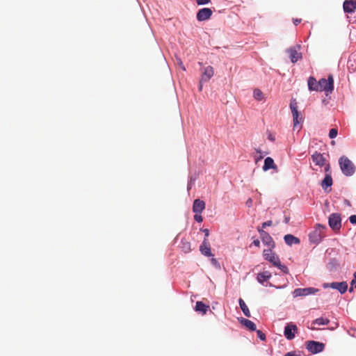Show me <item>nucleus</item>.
<instances>
[{
  "label": "nucleus",
  "mask_w": 356,
  "mask_h": 356,
  "mask_svg": "<svg viewBox=\"0 0 356 356\" xmlns=\"http://www.w3.org/2000/svg\"><path fill=\"white\" fill-rule=\"evenodd\" d=\"M327 229L325 225L317 223L315 225L314 229L308 234V238L310 243L314 245H318L322 242L324 237V230Z\"/></svg>",
  "instance_id": "obj_1"
},
{
  "label": "nucleus",
  "mask_w": 356,
  "mask_h": 356,
  "mask_svg": "<svg viewBox=\"0 0 356 356\" xmlns=\"http://www.w3.org/2000/svg\"><path fill=\"white\" fill-rule=\"evenodd\" d=\"M339 165L342 174L350 177L355 172L356 168L354 163L347 156L343 155L339 159Z\"/></svg>",
  "instance_id": "obj_2"
},
{
  "label": "nucleus",
  "mask_w": 356,
  "mask_h": 356,
  "mask_svg": "<svg viewBox=\"0 0 356 356\" xmlns=\"http://www.w3.org/2000/svg\"><path fill=\"white\" fill-rule=\"evenodd\" d=\"M289 106L293 115V128L295 129L303 123L304 118L301 113L298 110V104L296 99L292 98L291 99Z\"/></svg>",
  "instance_id": "obj_3"
},
{
  "label": "nucleus",
  "mask_w": 356,
  "mask_h": 356,
  "mask_svg": "<svg viewBox=\"0 0 356 356\" xmlns=\"http://www.w3.org/2000/svg\"><path fill=\"white\" fill-rule=\"evenodd\" d=\"M319 91H325L326 95L331 94L334 89V77L332 74H329L327 78H321L318 81Z\"/></svg>",
  "instance_id": "obj_4"
},
{
  "label": "nucleus",
  "mask_w": 356,
  "mask_h": 356,
  "mask_svg": "<svg viewBox=\"0 0 356 356\" xmlns=\"http://www.w3.org/2000/svg\"><path fill=\"white\" fill-rule=\"evenodd\" d=\"M306 349L313 355L318 354L323 352L325 349V345L323 342L309 340L305 343Z\"/></svg>",
  "instance_id": "obj_5"
},
{
  "label": "nucleus",
  "mask_w": 356,
  "mask_h": 356,
  "mask_svg": "<svg viewBox=\"0 0 356 356\" xmlns=\"http://www.w3.org/2000/svg\"><path fill=\"white\" fill-rule=\"evenodd\" d=\"M328 225L333 231H339L341 228V216L339 213H332L328 217Z\"/></svg>",
  "instance_id": "obj_6"
},
{
  "label": "nucleus",
  "mask_w": 356,
  "mask_h": 356,
  "mask_svg": "<svg viewBox=\"0 0 356 356\" xmlns=\"http://www.w3.org/2000/svg\"><path fill=\"white\" fill-rule=\"evenodd\" d=\"M323 287L324 289L331 288L337 290L341 295L344 294L348 289V284L345 281L323 283Z\"/></svg>",
  "instance_id": "obj_7"
},
{
  "label": "nucleus",
  "mask_w": 356,
  "mask_h": 356,
  "mask_svg": "<svg viewBox=\"0 0 356 356\" xmlns=\"http://www.w3.org/2000/svg\"><path fill=\"white\" fill-rule=\"evenodd\" d=\"M298 327L293 323H287L284 326V336L289 340H293L296 337V334L298 332Z\"/></svg>",
  "instance_id": "obj_8"
},
{
  "label": "nucleus",
  "mask_w": 356,
  "mask_h": 356,
  "mask_svg": "<svg viewBox=\"0 0 356 356\" xmlns=\"http://www.w3.org/2000/svg\"><path fill=\"white\" fill-rule=\"evenodd\" d=\"M318 291V289L314 287L297 288L293 291V296L294 298L307 296L315 294Z\"/></svg>",
  "instance_id": "obj_9"
},
{
  "label": "nucleus",
  "mask_w": 356,
  "mask_h": 356,
  "mask_svg": "<svg viewBox=\"0 0 356 356\" xmlns=\"http://www.w3.org/2000/svg\"><path fill=\"white\" fill-rule=\"evenodd\" d=\"M263 257L264 260L270 262L273 266H275L280 261L279 257L273 252V249L264 250Z\"/></svg>",
  "instance_id": "obj_10"
},
{
  "label": "nucleus",
  "mask_w": 356,
  "mask_h": 356,
  "mask_svg": "<svg viewBox=\"0 0 356 356\" xmlns=\"http://www.w3.org/2000/svg\"><path fill=\"white\" fill-rule=\"evenodd\" d=\"M300 47V44H297L296 46L291 47L287 49L286 51L289 53L291 62L292 63H296L298 60L302 58V54L298 52V49L299 50Z\"/></svg>",
  "instance_id": "obj_11"
},
{
  "label": "nucleus",
  "mask_w": 356,
  "mask_h": 356,
  "mask_svg": "<svg viewBox=\"0 0 356 356\" xmlns=\"http://www.w3.org/2000/svg\"><path fill=\"white\" fill-rule=\"evenodd\" d=\"M212 10L209 8H202L197 10L196 18L198 22H204L209 19L212 15Z\"/></svg>",
  "instance_id": "obj_12"
},
{
  "label": "nucleus",
  "mask_w": 356,
  "mask_h": 356,
  "mask_svg": "<svg viewBox=\"0 0 356 356\" xmlns=\"http://www.w3.org/2000/svg\"><path fill=\"white\" fill-rule=\"evenodd\" d=\"M333 180L331 172L326 173L323 179L321 182V186L325 193H330L332 191Z\"/></svg>",
  "instance_id": "obj_13"
},
{
  "label": "nucleus",
  "mask_w": 356,
  "mask_h": 356,
  "mask_svg": "<svg viewBox=\"0 0 356 356\" xmlns=\"http://www.w3.org/2000/svg\"><path fill=\"white\" fill-rule=\"evenodd\" d=\"M356 10V0H344L343 2V10L344 13L352 14Z\"/></svg>",
  "instance_id": "obj_14"
},
{
  "label": "nucleus",
  "mask_w": 356,
  "mask_h": 356,
  "mask_svg": "<svg viewBox=\"0 0 356 356\" xmlns=\"http://www.w3.org/2000/svg\"><path fill=\"white\" fill-rule=\"evenodd\" d=\"M200 251L205 257H213V254L211 252L210 244L208 241V239L204 238L202 244L200 246Z\"/></svg>",
  "instance_id": "obj_15"
},
{
  "label": "nucleus",
  "mask_w": 356,
  "mask_h": 356,
  "mask_svg": "<svg viewBox=\"0 0 356 356\" xmlns=\"http://www.w3.org/2000/svg\"><path fill=\"white\" fill-rule=\"evenodd\" d=\"M260 238L263 244L268 246V249H274L275 248V243L268 232L263 233Z\"/></svg>",
  "instance_id": "obj_16"
},
{
  "label": "nucleus",
  "mask_w": 356,
  "mask_h": 356,
  "mask_svg": "<svg viewBox=\"0 0 356 356\" xmlns=\"http://www.w3.org/2000/svg\"><path fill=\"white\" fill-rule=\"evenodd\" d=\"M316 165L323 167L325 164L326 159L322 154L316 151L311 156Z\"/></svg>",
  "instance_id": "obj_17"
},
{
  "label": "nucleus",
  "mask_w": 356,
  "mask_h": 356,
  "mask_svg": "<svg viewBox=\"0 0 356 356\" xmlns=\"http://www.w3.org/2000/svg\"><path fill=\"white\" fill-rule=\"evenodd\" d=\"M238 320L239 323L249 331L254 332L256 330L257 325L253 321L243 317H240Z\"/></svg>",
  "instance_id": "obj_18"
},
{
  "label": "nucleus",
  "mask_w": 356,
  "mask_h": 356,
  "mask_svg": "<svg viewBox=\"0 0 356 356\" xmlns=\"http://www.w3.org/2000/svg\"><path fill=\"white\" fill-rule=\"evenodd\" d=\"M205 208V202L200 199H195L193 204V211L195 213H201Z\"/></svg>",
  "instance_id": "obj_19"
},
{
  "label": "nucleus",
  "mask_w": 356,
  "mask_h": 356,
  "mask_svg": "<svg viewBox=\"0 0 356 356\" xmlns=\"http://www.w3.org/2000/svg\"><path fill=\"white\" fill-rule=\"evenodd\" d=\"M213 76V68L211 66H207L204 68V71L202 74L201 79L202 81L207 82Z\"/></svg>",
  "instance_id": "obj_20"
},
{
  "label": "nucleus",
  "mask_w": 356,
  "mask_h": 356,
  "mask_svg": "<svg viewBox=\"0 0 356 356\" xmlns=\"http://www.w3.org/2000/svg\"><path fill=\"white\" fill-rule=\"evenodd\" d=\"M271 277V273L265 270L257 274V280L259 284L264 285V283L268 280H270Z\"/></svg>",
  "instance_id": "obj_21"
},
{
  "label": "nucleus",
  "mask_w": 356,
  "mask_h": 356,
  "mask_svg": "<svg viewBox=\"0 0 356 356\" xmlns=\"http://www.w3.org/2000/svg\"><path fill=\"white\" fill-rule=\"evenodd\" d=\"M209 309V306L202 301H197L195 306V311L197 313L204 315Z\"/></svg>",
  "instance_id": "obj_22"
},
{
  "label": "nucleus",
  "mask_w": 356,
  "mask_h": 356,
  "mask_svg": "<svg viewBox=\"0 0 356 356\" xmlns=\"http://www.w3.org/2000/svg\"><path fill=\"white\" fill-rule=\"evenodd\" d=\"M284 241L285 243L289 246H291L293 244H299L300 243V240L299 238L291 234H287L284 235Z\"/></svg>",
  "instance_id": "obj_23"
},
{
  "label": "nucleus",
  "mask_w": 356,
  "mask_h": 356,
  "mask_svg": "<svg viewBox=\"0 0 356 356\" xmlns=\"http://www.w3.org/2000/svg\"><path fill=\"white\" fill-rule=\"evenodd\" d=\"M262 169L264 172H266L270 169H277V165H275L274 160L271 157H266L264 159V163L262 167Z\"/></svg>",
  "instance_id": "obj_24"
},
{
  "label": "nucleus",
  "mask_w": 356,
  "mask_h": 356,
  "mask_svg": "<svg viewBox=\"0 0 356 356\" xmlns=\"http://www.w3.org/2000/svg\"><path fill=\"white\" fill-rule=\"evenodd\" d=\"M308 89L310 91H319L318 81L314 76H309L307 80Z\"/></svg>",
  "instance_id": "obj_25"
},
{
  "label": "nucleus",
  "mask_w": 356,
  "mask_h": 356,
  "mask_svg": "<svg viewBox=\"0 0 356 356\" xmlns=\"http://www.w3.org/2000/svg\"><path fill=\"white\" fill-rule=\"evenodd\" d=\"M340 266V262L337 258H331L327 264V268L330 271L334 272Z\"/></svg>",
  "instance_id": "obj_26"
},
{
  "label": "nucleus",
  "mask_w": 356,
  "mask_h": 356,
  "mask_svg": "<svg viewBox=\"0 0 356 356\" xmlns=\"http://www.w3.org/2000/svg\"><path fill=\"white\" fill-rule=\"evenodd\" d=\"M238 305H239V307H240L241 311L243 312V314L246 317L250 318L251 316L250 312L248 306L246 305L245 302H244V300L241 298L238 299Z\"/></svg>",
  "instance_id": "obj_27"
},
{
  "label": "nucleus",
  "mask_w": 356,
  "mask_h": 356,
  "mask_svg": "<svg viewBox=\"0 0 356 356\" xmlns=\"http://www.w3.org/2000/svg\"><path fill=\"white\" fill-rule=\"evenodd\" d=\"M330 323V320L327 318H325L321 316L319 318H316L312 323V325H326Z\"/></svg>",
  "instance_id": "obj_28"
},
{
  "label": "nucleus",
  "mask_w": 356,
  "mask_h": 356,
  "mask_svg": "<svg viewBox=\"0 0 356 356\" xmlns=\"http://www.w3.org/2000/svg\"><path fill=\"white\" fill-rule=\"evenodd\" d=\"M181 248L185 253L189 252L191 250V243L187 241L186 239L182 238L181 240Z\"/></svg>",
  "instance_id": "obj_29"
},
{
  "label": "nucleus",
  "mask_w": 356,
  "mask_h": 356,
  "mask_svg": "<svg viewBox=\"0 0 356 356\" xmlns=\"http://www.w3.org/2000/svg\"><path fill=\"white\" fill-rule=\"evenodd\" d=\"M253 97L257 101H261L264 98V94L262 91L258 88L254 90Z\"/></svg>",
  "instance_id": "obj_30"
},
{
  "label": "nucleus",
  "mask_w": 356,
  "mask_h": 356,
  "mask_svg": "<svg viewBox=\"0 0 356 356\" xmlns=\"http://www.w3.org/2000/svg\"><path fill=\"white\" fill-rule=\"evenodd\" d=\"M275 267L279 268L283 273L286 275L289 273V270L288 267L285 264H282L280 261L277 264V265Z\"/></svg>",
  "instance_id": "obj_31"
},
{
  "label": "nucleus",
  "mask_w": 356,
  "mask_h": 356,
  "mask_svg": "<svg viewBox=\"0 0 356 356\" xmlns=\"http://www.w3.org/2000/svg\"><path fill=\"white\" fill-rule=\"evenodd\" d=\"M196 178H197L196 176H191L189 177V180H188V184H187V190L188 191H189L192 188V186L194 185Z\"/></svg>",
  "instance_id": "obj_32"
},
{
  "label": "nucleus",
  "mask_w": 356,
  "mask_h": 356,
  "mask_svg": "<svg viewBox=\"0 0 356 356\" xmlns=\"http://www.w3.org/2000/svg\"><path fill=\"white\" fill-rule=\"evenodd\" d=\"M254 332H257V337L261 341H266V334L264 333L261 330L256 329V330H254Z\"/></svg>",
  "instance_id": "obj_33"
},
{
  "label": "nucleus",
  "mask_w": 356,
  "mask_h": 356,
  "mask_svg": "<svg viewBox=\"0 0 356 356\" xmlns=\"http://www.w3.org/2000/svg\"><path fill=\"white\" fill-rule=\"evenodd\" d=\"M337 134H338L337 129L332 128V129H330L328 136H329L330 138L334 139L337 136Z\"/></svg>",
  "instance_id": "obj_34"
},
{
  "label": "nucleus",
  "mask_w": 356,
  "mask_h": 356,
  "mask_svg": "<svg viewBox=\"0 0 356 356\" xmlns=\"http://www.w3.org/2000/svg\"><path fill=\"white\" fill-rule=\"evenodd\" d=\"M211 264L217 269H220V264L219 263V261L214 257H211Z\"/></svg>",
  "instance_id": "obj_35"
},
{
  "label": "nucleus",
  "mask_w": 356,
  "mask_h": 356,
  "mask_svg": "<svg viewBox=\"0 0 356 356\" xmlns=\"http://www.w3.org/2000/svg\"><path fill=\"white\" fill-rule=\"evenodd\" d=\"M194 220L197 222H202L203 221V218L200 213H195L194 215Z\"/></svg>",
  "instance_id": "obj_36"
},
{
  "label": "nucleus",
  "mask_w": 356,
  "mask_h": 356,
  "mask_svg": "<svg viewBox=\"0 0 356 356\" xmlns=\"http://www.w3.org/2000/svg\"><path fill=\"white\" fill-rule=\"evenodd\" d=\"M211 0H196V3L198 6L207 5L210 3Z\"/></svg>",
  "instance_id": "obj_37"
},
{
  "label": "nucleus",
  "mask_w": 356,
  "mask_h": 356,
  "mask_svg": "<svg viewBox=\"0 0 356 356\" xmlns=\"http://www.w3.org/2000/svg\"><path fill=\"white\" fill-rule=\"evenodd\" d=\"M348 220H349V222L353 225H356V215L354 214V215H351L349 218H348Z\"/></svg>",
  "instance_id": "obj_38"
},
{
  "label": "nucleus",
  "mask_w": 356,
  "mask_h": 356,
  "mask_svg": "<svg viewBox=\"0 0 356 356\" xmlns=\"http://www.w3.org/2000/svg\"><path fill=\"white\" fill-rule=\"evenodd\" d=\"M200 231L202 232L204 234V238H207V237L209 236V229H207V228H201L200 229Z\"/></svg>",
  "instance_id": "obj_39"
},
{
  "label": "nucleus",
  "mask_w": 356,
  "mask_h": 356,
  "mask_svg": "<svg viewBox=\"0 0 356 356\" xmlns=\"http://www.w3.org/2000/svg\"><path fill=\"white\" fill-rule=\"evenodd\" d=\"M266 286H268L270 287H275V289H284L286 285H283V286H275L273 284L270 283V282H268L266 285Z\"/></svg>",
  "instance_id": "obj_40"
},
{
  "label": "nucleus",
  "mask_w": 356,
  "mask_h": 356,
  "mask_svg": "<svg viewBox=\"0 0 356 356\" xmlns=\"http://www.w3.org/2000/svg\"><path fill=\"white\" fill-rule=\"evenodd\" d=\"M272 220H267L266 222H264L261 225H262V228H266L267 227H270L272 225Z\"/></svg>",
  "instance_id": "obj_41"
},
{
  "label": "nucleus",
  "mask_w": 356,
  "mask_h": 356,
  "mask_svg": "<svg viewBox=\"0 0 356 356\" xmlns=\"http://www.w3.org/2000/svg\"><path fill=\"white\" fill-rule=\"evenodd\" d=\"M252 204H253L252 199L251 197H249V198L247 200L246 202H245V205H246L248 207L250 208V207H252Z\"/></svg>",
  "instance_id": "obj_42"
},
{
  "label": "nucleus",
  "mask_w": 356,
  "mask_h": 356,
  "mask_svg": "<svg viewBox=\"0 0 356 356\" xmlns=\"http://www.w3.org/2000/svg\"><path fill=\"white\" fill-rule=\"evenodd\" d=\"M177 64L179 65V66L184 70L185 71L186 70V68H185V66L183 64L180 58H177Z\"/></svg>",
  "instance_id": "obj_43"
},
{
  "label": "nucleus",
  "mask_w": 356,
  "mask_h": 356,
  "mask_svg": "<svg viewBox=\"0 0 356 356\" xmlns=\"http://www.w3.org/2000/svg\"><path fill=\"white\" fill-rule=\"evenodd\" d=\"M256 152L261 154L260 156L257 159H256V161L257 162L258 160L262 159L264 157V155L262 154V152L260 149H255Z\"/></svg>",
  "instance_id": "obj_44"
},
{
  "label": "nucleus",
  "mask_w": 356,
  "mask_h": 356,
  "mask_svg": "<svg viewBox=\"0 0 356 356\" xmlns=\"http://www.w3.org/2000/svg\"><path fill=\"white\" fill-rule=\"evenodd\" d=\"M252 245L256 247L260 246V241L258 238H254L252 241Z\"/></svg>",
  "instance_id": "obj_45"
},
{
  "label": "nucleus",
  "mask_w": 356,
  "mask_h": 356,
  "mask_svg": "<svg viewBox=\"0 0 356 356\" xmlns=\"http://www.w3.org/2000/svg\"><path fill=\"white\" fill-rule=\"evenodd\" d=\"M264 228H262V226L260 227H257V232H259L260 236H262V234L263 233H266L267 232L264 231Z\"/></svg>",
  "instance_id": "obj_46"
},
{
  "label": "nucleus",
  "mask_w": 356,
  "mask_h": 356,
  "mask_svg": "<svg viewBox=\"0 0 356 356\" xmlns=\"http://www.w3.org/2000/svg\"><path fill=\"white\" fill-rule=\"evenodd\" d=\"M268 139L271 142H274L275 140V136L272 134H269L268 135Z\"/></svg>",
  "instance_id": "obj_47"
},
{
  "label": "nucleus",
  "mask_w": 356,
  "mask_h": 356,
  "mask_svg": "<svg viewBox=\"0 0 356 356\" xmlns=\"http://www.w3.org/2000/svg\"><path fill=\"white\" fill-rule=\"evenodd\" d=\"M355 284H356V272L354 273V274H353V279L350 282V285L351 286H353V285L355 286Z\"/></svg>",
  "instance_id": "obj_48"
},
{
  "label": "nucleus",
  "mask_w": 356,
  "mask_h": 356,
  "mask_svg": "<svg viewBox=\"0 0 356 356\" xmlns=\"http://www.w3.org/2000/svg\"><path fill=\"white\" fill-rule=\"evenodd\" d=\"M324 170H325V174H326V173H330V172H331V171H330V165L329 163H328V164H327V165H325V169H324Z\"/></svg>",
  "instance_id": "obj_49"
},
{
  "label": "nucleus",
  "mask_w": 356,
  "mask_h": 356,
  "mask_svg": "<svg viewBox=\"0 0 356 356\" xmlns=\"http://www.w3.org/2000/svg\"><path fill=\"white\" fill-rule=\"evenodd\" d=\"M289 221H290V216L284 215V224H288L289 222Z\"/></svg>",
  "instance_id": "obj_50"
},
{
  "label": "nucleus",
  "mask_w": 356,
  "mask_h": 356,
  "mask_svg": "<svg viewBox=\"0 0 356 356\" xmlns=\"http://www.w3.org/2000/svg\"><path fill=\"white\" fill-rule=\"evenodd\" d=\"M204 81H202V79H200V81H199V83H198V89L200 91H201L202 90V88H203V83Z\"/></svg>",
  "instance_id": "obj_51"
},
{
  "label": "nucleus",
  "mask_w": 356,
  "mask_h": 356,
  "mask_svg": "<svg viewBox=\"0 0 356 356\" xmlns=\"http://www.w3.org/2000/svg\"><path fill=\"white\" fill-rule=\"evenodd\" d=\"M343 204H344L345 205L348 206V207H351V203H350V202L348 200H347V199H344V200H343Z\"/></svg>",
  "instance_id": "obj_52"
},
{
  "label": "nucleus",
  "mask_w": 356,
  "mask_h": 356,
  "mask_svg": "<svg viewBox=\"0 0 356 356\" xmlns=\"http://www.w3.org/2000/svg\"><path fill=\"white\" fill-rule=\"evenodd\" d=\"M301 22V19H293V24L297 26Z\"/></svg>",
  "instance_id": "obj_53"
},
{
  "label": "nucleus",
  "mask_w": 356,
  "mask_h": 356,
  "mask_svg": "<svg viewBox=\"0 0 356 356\" xmlns=\"http://www.w3.org/2000/svg\"><path fill=\"white\" fill-rule=\"evenodd\" d=\"M294 356H305V355H304L303 353L301 351H298V353L294 351Z\"/></svg>",
  "instance_id": "obj_54"
},
{
  "label": "nucleus",
  "mask_w": 356,
  "mask_h": 356,
  "mask_svg": "<svg viewBox=\"0 0 356 356\" xmlns=\"http://www.w3.org/2000/svg\"><path fill=\"white\" fill-rule=\"evenodd\" d=\"M284 356H294V351L288 352Z\"/></svg>",
  "instance_id": "obj_55"
},
{
  "label": "nucleus",
  "mask_w": 356,
  "mask_h": 356,
  "mask_svg": "<svg viewBox=\"0 0 356 356\" xmlns=\"http://www.w3.org/2000/svg\"><path fill=\"white\" fill-rule=\"evenodd\" d=\"M348 291H349V292H350V293H352V292H353V291H354V289H353V286H351L349 288Z\"/></svg>",
  "instance_id": "obj_56"
},
{
  "label": "nucleus",
  "mask_w": 356,
  "mask_h": 356,
  "mask_svg": "<svg viewBox=\"0 0 356 356\" xmlns=\"http://www.w3.org/2000/svg\"><path fill=\"white\" fill-rule=\"evenodd\" d=\"M331 144H332V145H334V144H335V142H334V140H332V141L331 142Z\"/></svg>",
  "instance_id": "obj_57"
},
{
  "label": "nucleus",
  "mask_w": 356,
  "mask_h": 356,
  "mask_svg": "<svg viewBox=\"0 0 356 356\" xmlns=\"http://www.w3.org/2000/svg\"><path fill=\"white\" fill-rule=\"evenodd\" d=\"M355 288H356V284H355Z\"/></svg>",
  "instance_id": "obj_58"
}]
</instances>
